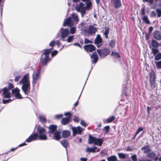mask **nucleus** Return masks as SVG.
I'll return each mask as SVG.
<instances>
[{"label":"nucleus","instance_id":"nucleus-43","mask_svg":"<svg viewBox=\"0 0 161 161\" xmlns=\"http://www.w3.org/2000/svg\"><path fill=\"white\" fill-rule=\"evenodd\" d=\"M118 155L119 158H120L124 159L126 157L125 154L121 153H119Z\"/></svg>","mask_w":161,"mask_h":161},{"label":"nucleus","instance_id":"nucleus-21","mask_svg":"<svg viewBox=\"0 0 161 161\" xmlns=\"http://www.w3.org/2000/svg\"><path fill=\"white\" fill-rule=\"evenodd\" d=\"M70 116H68L67 117L63 118L61 120V124L63 125H65L68 124L70 121Z\"/></svg>","mask_w":161,"mask_h":161},{"label":"nucleus","instance_id":"nucleus-34","mask_svg":"<svg viewBox=\"0 0 161 161\" xmlns=\"http://www.w3.org/2000/svg\"><path fill=\"white\" fill-rule=\"evenodd\" d=\"M74 37V35L69 36L67 39L65 38V41H67L68 43L70 42L73 40Z\"/></svg>","mask_w":161,"mask_h":161},{"label":"nucleus","instance_id":"nucleus-56","mask_svg":"<svg viewBox=\"0 0 161 161\" xmlns=\"http://www.w3.org/2000/svg\"><path fill=\"white\" fill-rule=\"evenodd\" d=\"M131 158L133 161H136L137 160L136 156L135 154L132 155Z\"/></svg>","mask_w":161,"mask_h":161},{"label":"nucleus","instance_id":"nucleus-8","mask_svg":"<svg viewBox=\"0 0 161 161\" xmlns=\"http://www.w3.org/2000/svg\"><path fill=\"white\" fill-rule=\"evenodd\" d=\"M97 52L101 58H104L109 53L110 51L108 49L105 48L102 50L97 49Z\"/></svg>","mask_w":161,"mask_h":161},{"label":"nucleus","instance_id":"nucleus-64","mask_svg":"<svg viewBox=\"0 0 161 161\" xmlns=\"http://www.w3.org/2000/svg\"><path fill=\"white\" fill-rule=\"evenodd\" d=\"M141 13L143 15H145V11L144 8H143L142 9Z\"/></svg>","mask_w":161,"mask_h":161},{"label":"nucleus","instance_id":"nucleus-44","mask_svg":"<svg viewBox=\"0 0 161 161\" xmlns=\"http://www.w3.org/2000/svg\"><path fill=\"white\" fill-rule=\"evenodd\" d=\"M157 48H153L152 49V52L154 55H155L158 52V50L157 49Z\"/></svg>","mask_w":161,"mask_h":161},{"label":"nucleus","instance_id":"nucleus-62","mask_svg":"<svg viewBox=\"0 0 161 161\" xmlns=\"http://www.w3.org/2000/svg\"><path fill=\"white\" fill-rule=\"evenodd\" d=\"M150 34L149 33V34L146 33V34H145V35H146L145 39L146 40H148V38L150 36Z\"/></svg>","mask_w":161,"mask_h":161},{"label":"nucleus","instance_id":"nucleus-14","mask_svg":"<svg viewBox=\"0 0 161 161\" xmlns=\"http://www.w3.org/2000/svg\"><path fill=\"white\" fill-rule=\"evenodd\" d=\"M154 38L157 40L160 41L161 40V32L159 31H156L154 32L153 34Z\"/></svg>","mask_w":161,"mask_h":161},{"label":"nucleus","instance_id":"nucleus-57","mask_svg":"<svg viewBox=\"0 0 161 161\" xmlns=\"http://www.w3.org/2000/svg\"><path fill=\"white\" fill-rule=\"evenodd\" d=\"M55 44V42L54 41H52L49 44V45L52 47Z\"/></svg>","mask_w":161,"mask_h":161},{"label":"nucleus","instance_id":"nucleus-47","mask_svg":"<svg viewBox=\"0 0 161 161\" xmlns=\"http://www.w3.org/2000/svg\"><path fill=\"white\" fill-rule=\"evenodd\" d=\"M143 130V128L141 127H139L137 129V131H136L135 135L134 137V138H135L136 135L138 134L141 131Z\"/></svg>","mask_w":161,"mask_h":161},{"label":"nucleus","instance_id":"nucleus-40","mask_svg":"<svg viewBox=\"0 0 161 161\" xmlns=\"http://www.w3.org/2000/svg\"><path fill=\"white\" fill-rule=\"evenodd\" d=\"M111 55L112 56H115L116 57L120 58V56L117 52L113 51L111 54Z\"/></svg>","mask_w":161,"mask_h":161},{"label":"nucleus","instance_id":"nucleus-36","mask_svg":"<svg viewBox=\"0 0 161 161\" xmlns=\"http://www.w3.org/2000/svg\"><path fill=\"white\" fill-rule=\"evenodd\" d=\"M156 156V154L153 152H150L147 155V157L149 158H153Z\"/></svg>","mask_w":161,"mask_h":161},{"label":"nucleus","instance_id":"nucleus-5","mask_svg":"<svg viewBox=\"0 0 161 161\" xmlns=\"http://www.w3.org/2000/svg\"><path fill=\"white\" fill-rule=\"evenodd\" d=\"M42 67H40L36 71H34L32 75V83L33 86H35L40 77V73L42 70Z\"/></svg>","mask_w":161,"mask_h":161},{"label":"nucleus","instance_id":"nucleus-18","mask_svg":"<svg viewBox=\"0 0 161 161\" xmlns=\"http://www.w3.org/2000/svg\"><path fill=\"white\" fill-rule=\"evenodd\" d=\"M97 31V29L96 27H94L92 25H91L88 27L87 32L88 34H92L95 33Z\"/></svg>","mask_w":161,"mask_h":161},{"label":"nucleus","instance_id":"nucleus-41","mask_svg":"<svg viewBox=\"0 0 161 161\" xmlns=\"http://www.w3.org/2000/svg\"><path fill=\"white\" fill-rule=\"evenodd\" d=\"M156 65L158 68H161V60L158 62L154 61Z\"/></svg>","mask_w":161,"mask_h":161},{"label":"nucleus","instance_id":"nucleus-11","mask_svg":"<svg viewBox=\"0 0 161 161\" xmlns=\"http://www.w3.org/2000/svg\"><path fill=\"white\" fill-rule=\"evenodd\" d=\"M73 131V136H75L76 134H81L83 130V128L80 126L77 127H73L71 128Z\"/></svg>","mask_w":161,"mask_h":161},{"label":"nucleus","instance_id":"nucleus-3","mask_svg":"<svg viewBox=\"0 0 161 161\" xmlns=\"http://www.w3.org/2000/svg\"><path fill=\"white\" fill-rule=\"evenodd\" d=\"M92 5L91 2H86V6L84 5L83 3L80 2L79 5L75 8L76 10L78 12H80L81 17H83L86 13V10L90 9Z\"/></svg>","mask_w":161,"mask_h":161},{"label":"nucleus","instance_id":"nucleus-42","mask_svg":"<svg viewBox=\"0 0 161 161\" xmlns=\"http://www.w3.org/2000/svg\"><path fill=\"white\" fill-rule=\"evenodd\" d=\"M115 42L114 40H112L109 43V45L112 47H114L115 46Z\"/></svg>","mask_w":161,"mask_h":161},{"label":"nucleus","instance_id":"nucleus-33","mask_svg":"<svg viewBox=\"0 0 161 161\" xmlns=\"http://www.w3.org/2000/svg\"><path fill=\"white\" fill-rule=\"evenodd\" d=\"M117 158L114 155L108 157L107 158L108 161H117Z\"/></svg>","mask_w":161,"mask_h":161},{"label":"nucleus","instance_id":"nucleus-31","mask_svg":"<svg viewBox=\"0 0 161 161\" xmlns=\"http://www.w3.org/2000/svg\"><path fill=\"white\" fill-rule=\"evenodd\" d=\"M152 44L153 48H157L158 46V44L157 42L154 39L152 41Z\"/></svg>","mask_w":161,"mask_h":161},{"label":"nucleus","instance_id":"nucleus-37","mask_svg":"<svg viewBox=\"0 0 161 161\" xmlns=\"http://www.w3.org/2000/svg\"><path fill=\"white\" fill-rule=\"evenodd\" d=\"M76 28L75 27H72L70 28L69 33L72 34H73L75 33Z\"/></svg>","mask_w":161,"mask_h":161},{"label":"nucleus","instance_id":"nucleus-48","mask_svg":"<svg viewBox=\"0 0 161 161\" xmlns=\"http://www.w3.org/2000/svg\"><path fill=\"white\" fill-rule=\"evenodd\" d=\"M63 115L62 114H58L55 116V118L56 119H59L61 118Z\"/></svg>","mask_w":161,"mask_h":161},{"label":"nucleus","instance_id":"nucleus-60","mask_svg":"<svg viewBox=\"0 0 161 161\" xmlns=\"http://www.w3.org/2000/svg\"><path fill=\"white\" fill-rule=\"evenodd\" d=\"M73 120L75 122H78L79 120L78 117H75L73 119Z\"/></svg>","mask_w":161,"mask_h":161},{"label":"nucleus","instance_id":"nucleus-23","mask_svg":"<svg viewBox=\"0 0 161 161\" xmlns=\"http://www.w3.org/2000/svg\"><path fill=\"white\" fill-rule=\"evenodd\" d=\"M53 134L54 136V139L57 141H58L60 140L61 138V137L59 132L57 131Z\"/></svg>","mask_w":161,"mask_h":161},{"label":"nucleus","instance_id":"nucleus-1","mask_svg":"<svg viewBox=\"0 0 161 161\" xmlns=\"http://www.w3.org/2000/svg\"><path fill=\"white\" fill-rule=\"evenodd\" d=\"M19 84H22L21 89L25 95H27L30 92V82L29 79V74H25L19 81Z\"/></svg>","mask_w":161,"mask_h":161},{"label":"nucleus","instance_id":"nucleus-54","mask_svg":"<svg viewBox=\"0 0 161 161\" xmlns=\"http://www.w3.org/2000/svg\"><path fill=\"white\" fill-rule=\"evenodd\" d=\"M58 53V51L57 50H54L53 52L51 53V56L52 57L55 56Z\"/></svg>","mask_w":161,"mask_h":161},{"label":"nucleus","instance_id":"nucleus-55","mask_svg":"<svg viewBox=\"0 0 161 161\" xmlns=\"http://www.w3.org/2000/svg\"><path fill=\"white\" fill-rule=\"evenodd\" d=\"M156 13L154 11H152L151 13L150 16L151 17H155L156 16Z\"/></svg>","mask_w":161,"mask_h":161},{"label":"nucleus","instance_id":"nucleus-24","mask_svg":"<svg viewBox=\"0 0 161 161\" xmlns=\"http://www.w3.org/2000/svg\"><path fill=\"white\" fill-rule=\"evenodd\" d=\"M150 84L152 87L155 83V76L154 74H151L150 77Z\"/></svg>","mask_w":161,"mask_h":161},{"label":"nucleus","instance_id":"nucleus-19","mask_svg":"<svg viewBox=\"0 0 161 161\" xmlns=\"http://www.w3.org/2000/svg\"><path fill=\"white\" fill-rule=\"evenodd\" d=\"M71 18L75 24L78 23L79 21V17L77 14L73 13L71 15Z\"/></svg>","mask_w":161,"mask_h":161},{"label":"nucleus","instance_id":"nucleus-29","mask_svg":"<svg viewBox=\"0 0 161 161\" xmlns=\"http://www.w3.org/2000/svg\"><path fill=\"white\" fill-rule=\"evenodd\" d=\"M70 132L67 130H64L62 132V136L64 138L68 137L70 136Z\"/></svg>","mask_w":161,"mask_h":161},{"label":"nucleus","instance_id":"nucleus-38","mask_svg":"<svg viewBox=\"0 0 161 161\" xmlns=\"http://www.w3.org/2000/svg\"><path fill=\"white\" fill-rule=\"evenodd\" d=\"M142 20L143 21L145 22L147 24H149L150 22L147 18V16H145L142 18Z\"/></svg>","mask_w":161,"mask_h":161},{"label":"nucleus","instance_id":"nucleus-58","mask_svg":"<svg viewBox=\"0 0 161 161\" xmlns=\"http://www.w3.org/2000/svg\"><path fill=\"white\" fill-rule=\"evenodd\" d=\"M110 129V126L108 125L104 127V129L106 133H108Z\"/></svg>","mask_w":161,"mask_h":161},{"label":"nucleus","instance_id":"nucleus-39","mask_svg":"<svg viewBox=\"0 0 161 161\" xmlns=\"http://www.w3.org/2000/svg\"><path fill=\"white\" fill-rule=\"evenodd\" d=\"M154 58L156 60H158L160 59H161V53H158L156 55Z\"/></svg>","mask_w":161,"mask_h":161},{"label":"nucleus","instance_id":"nucleus-13","mask_svg":"<svg viewBox=\"0 0 161 161\" xmlns=\"http://www.w3.org/2000/svg\"><path fill=\"white\" fill-rule=\"evenodd\" d=\"M85 50L87 52H92L96 49V47L92 44H87L84 47Z\"/></svg>","mask_w":161,"mask_h":161},{"label":"nucleus","instance_id":"nucleus-4","mask_svg":"<svg viewBox=\"0 0 161 161\" xmlns=\"http://www.w3.org/2000/svg\"><path fill=\"white\" fill-rule=\"evenodd\" d=\"M38 132V138L40 140H46L47 137L46 134L45 129L40 126H38L37 128Z\"/></svg>","mask_w":161,"mask_h":161},{"label":"nucleus","instance_id":"nucleus-61","mask_svg":"<svg viewBox=\"0 0 161 161\" xmlns=\"http://www.w3.org/2000/svg\"><path fill=\"white\" fill-rule=\"evenodd\" d=\"M153 29V27L150 26L149 27V29H148V31H149V34H151V33Z\"/></svg>","mask_w":161,"mask_h":161},{"label":"nucleus","instance_id":"nucleus-2","mask_svg":"<svg viewBox=\"0 0 161 161\" xmlns=\"http://www.w3.org/2000/svg\"><path fill=\"white\" fill-rule=\"evenodd\" d=\"M51 49H46L43 50L42 52V54L40 59V63L42 67L46 66L47 63L50 60L49 55L51 52Z\"/></svg>","mask_w":161,"mask_h":161},{"label":"nucleus","instance_id":"nucleus-45","mask_svg":"<svg viewBox=\"0 0 161 161\" xmlns=\"http://www.w3.org/2000/svg\"><path fill=\"white\" fill-rule=\"evenodd\" d=\"M156 11L158 14V17H160L161 16V8H157Z\"/></svg>","mask_w":161,"mask_h":161},{"label":"nucleus","instance_id":"nucleus-9","mask_svg":"<svg viewBox=\"0 0 161 161\" xmlns=\"http://www.w3.org/2000/svg\"><path fill=\"white\" fill-rule=\"evenodd\" d=\"M74 22L72 20L70 17H69L64 19L63 24L64 26H68L69 27H72L74 25Z\"/></svg>","mask_w":161,"mask_h":161},{"label":"nucleus","instance_id":"nucleus-63","mask_svg":"<svg viewBox=\"0 0 161 161\" xmlns=\"http://www.w3.org/2000/svg\"><path fill=\"white\" fill-rule=\"evenodd\" d=\"M64 115L65 116H67L68 115L69 116H71V113L70 112H65L64 113Z\"/></svg>","mask_w":161,"mask_h":161},{"label":"nucleus","instance_id":"nucleus-16","mask_svg":"<svg viewBox=\"0 0 161 161\" xmlns=\"http://www.w3.org/2000/svg\"><path fill=\"white\" fill-rule=\"evenodd\" d=\"M91 61L92 63H96L98 60V55L96 52L94 53L92 55L90 54Z\"/></svg>","mask_w":161,"mask_h":161},{"label":"nucleus","instance_id":"nucleus-35","mask_svg":"<svg viewBox=\"0 0 161 161\" xmlns=\"http://www.w3.org/2000/svg\"><path fill=\"white\" fill-rule=\"evenodd\" d=\"M105 29H106L105 31L103 33V35L105 36V38L106 39L108 38V34L109 29L108 27H105Z\"/></svg>","mask_w":161,"mask_h":161},{"label":"nucleus","instance_id":"nucleus-26","mask_svg":"<svg viewBox=\"0 0 161 161\" xmlns=\"http://www.w3.org/2000/svg\"><path fill=\"white\" fill-rule=\"evenodd\" d=\"M115 119V117L114 116H112L109 117L106 120H104L103 122L104 123H111Z\"/></svg>","mask_w":161,"mask_h":161},{"label":"nucleus","instance_id":"nucleus-50","mask_svg":"<svg viewBox=\"0 0 161 161\" xmlns=\"http://www.w3.org/2000/svg\"><path fill=\"white\" fill-rule=\"evenodd\" d=\"M21 76L20 75H18L16 76L14 78V81L15 82H17L19 81V79L21 78Z\"/></svg>","mask_w":161,"mask_h":161},{"label":"nucleus","instance_id":"nucleus-46","mask_svg":"<svg viewBox=\"0 0 161 161\" xmlns=\"http://www.w3.org/2000/svg\"><path fill=\"white\" fill-rule=\"evenodd\" d=\"M12 101V100L8 98V99H3V104H6L10 103Z\"/></svg>","mask_w":161,"mask_h":161},{"label":"nucleus","instance_id":"nucleus-6","mask_svg":"<svg viewBox=\"0 0 161 161\" xmlns=\"http://www.w3.org/2000/svg\"><path fill=\"white\" fill-rule=\"evenodd\" d=\"M103 142V140L102 139L96 138L93 136H91L90 135L89 136L88 139V143L89 144H91L94 143L95 145L100 146Z\"/></svg>","mask_w":161,"mask_h":161},{"label":"nucleus","instance_id":"nucleus-15","mask_svg":"<svg viewBox=\"0 0 161 161\" xmlns=\"http://www.w3.org/2000/svg\"><path fill=\"white\" fill-rule=\"evenodd\" d=\"M38 134L34 133L30 136L26 140V141L28 142H30L33 141H35L38 138Z\"/></svg>","mask_w":161,"mask_h":161},{"label":"nucleus","instance_id":"nucleus-51","mask_svg":"<svg viewBox=\"0 0 161 161\" xmlns=\"http://www.w3.org/2000/svg\"><path fill=\"white\" fill-rule=\"evenodd\" d=\"M14 87L13 85L11 83H9L8 84V89L9 90H11V89H12Z\"/></svg>","mask_w":161,"mask_h":161},{"label":"nucleus","instance_id":"nucleus-7","mask_svg":"<svg viewBox=\"0 0 161 161\" xmlns=\"http://www.w3.org/2000/svg\"><path fill=\"white\" fill-rule=\"evenodd\" d=\"M60 32L61 34V38L63 41H65V38L69 36V30L68 29H64L61 28L60 29Z\"/></svg>","mask_w":161,"mask_h":161},{"label":"nucleus","instance_id":"nucleus-53","mask_svg":"<svg viewBox=\"0 0 161 161\" xmlns=\"http://www.w3.org/2000/svg\"><path fill=\"white\" fill-rule=\"evenodd\" d=\"M126 89H125V96H127L130 93L131 90H130V89L128 91L127 90V91H126Z\"/></svg>","mask_w":161,"mask_h":161},{"label":"nucleus","instance_id":"nucleus-10","mask_svg":"<svg viewBox=\"0 0 161 161\" xmlns=\"http://www.w3.org/2000/svg\"><path fill=\"white\" fill-rule=\"evenodd\" d=\"M3 98H9L11 97L10 92L7 87H4L3 88Z\"/></svg>","mask_w":161,"mask_h":161},{"label":"nucleus","instance_id":"nucleus-59","mask_svg":"<svg viewBox=\"0 0 161 161\" xmlns=\"http://www.w3.org/2000/svg\"><path fill=\"white\" fill-rule=\"evenodd\" d=\"M92 42L89 39L85 38L84 40V43L86 44L88 43H91Z\"/></svg>","mask_w":161,"mask_h":161},{"label":"nucleus","instance_id":"nucleus-49","mask_svg":"<svg viewBox=\"0 0 161 161\" xmlns=\"http://www.w3.org/2000/svg\"><path fill=\"white\" fill-rule=\"evenodd\" d=\"M80 124L81 125L84 127H86L87 125V124L83 120H81L80 121Z\"/></svg>","mask_w":161,"mask_h":161},{"label":"nucleus","instance_id":"nucleus-17","mask_svg":"<svg viewBox=\"0 0 161 161\" xmlns=\"http://www.w3.org/2000/svg\"><path fill=\"white\" fill-rule=\"evenodd\" d=\"M114 7L118 8L121 7V3L120 0H111Z\"/></svg>","mask_w":161,"mask_h":161},{"label":"nucleus","instance_id":"nucleus-28","mask_svg":"<svg viewBox=\"0 0 161 161\" xmlns=\"http://www.w3.org/2000/svg\"><path fill=\"white\" fill-rule=\"evenodd\" d=\"M97 147H87L86 149V152H88L89 153L92 152L93 153H94L95 152V150L97 149Z\"/></svg>","mask_w":161,"mask_h":161},{"label":"nucleus","instance_id":"nucleus-32","mask_svg":"<svg viewBox=\"0 0 161 161\" xmlns=\"http://www.w3.org/2000/svg\"><path fill=\"white\" fill-rule=\"evenodd\" d=\"M86 23L85 21L81 22L80 24H79L78 26V29H80L81 28H85L86 27Z\"/></svg>","mask_w":161,"mask_h":161},{"label":"nucleus","instance_id":"nucleus-12","mask_svg":"<svg viewBox=\"0 0 161 161\" xmlns=\"http://www.w3.org/2000/svg\"><path fill=\"white\" fill-rule=\"evenodd\" d=\"M12 93L14 94V97L17 99L22 98L21 95L19 93V90L17 87L12 90Z\"/></svg>","mask_w":161,"mask_h":161},{"label":"nucleus","instance_id":"nucleus-22","mask_svg":"<svg viewBox=\"0 0 161 161\" xmlns=\"http://www.w3.org/2000/svg\"><path fill=\"white\" fill-rule=\"evenodd\" d=\"M141 149L143 151L144 153H145L148 154L151 151V149L148 146H144L142 147Z\"/></svg>","mask_w":161,"mask_h":161},{"label":"nucleus","instance_id":"nucleus-20","mask_svg":"<svg viewBox=\"0 0 161 161\" xmlns=\"http://www.w3.org/2000/svg\"><path fill=\"white\" fill-rule=\"evenodd\" d=\"M57 126L56 125H51L48 127V133H53L56 132Z\"/></svg>","mask_w":161,"mask_h":161},{"label":"nucleus","instance_id":"nucleus-30","mask_svg":"<svg viewBox=\"0 0 161 161\" xmlns=\"http://www.w3.org/2000/svg\"><path fill=\"white\" fill-rule=\"evenodd\" d=\"M39 118L40 121L42 123H44L47 122V119L45 116L44 115H41L39 117Z\"/></svg>","mask_w":161,"mask_h":161},{"label":"nucleus","instance_id":"nucleus-27","mask_svg":"<svg viewBox=\"0 0 161 161\" xmlns=\"http://www.w3.org/2000/svg\"><path fill=\"white\" fill-rule=\"evenodd\" d=\"M61 143L64 147L66 148V150L67 151V149L66 148L68 147L69 146V143L68 141L65 139L61 141Z\"/></svg>","mask_w":161,"mask_h":161},{"label":"nucleus","instance_id":"nucleus-52","mask_svg":"<svg viewBox=\"0 0 161 161\" xmlns=\"http://www.w3.org/2000/svg\"><path fill=\"white\" fill-rule=\"evenodd\" d=\"M144 2H147L148 3L150 4H152L154 1V0H142Z\"/></svg>","mask_w":161,"mask_h":161},{"label":"nucleus","instance_id":"nucleus-25","mask_svg":"<svg viewBox=\"0 0 161 161\" xmlns=\"http://www.w3.org/2000/svg\"><path fill=\"white\" fill-rule=\"evenodd\" d=\"M102 39L100 35H97L95 40V43L96 44H100L102 42Z\"/></svg>","mask_w":161,"mask_h":161}]
</instances>
